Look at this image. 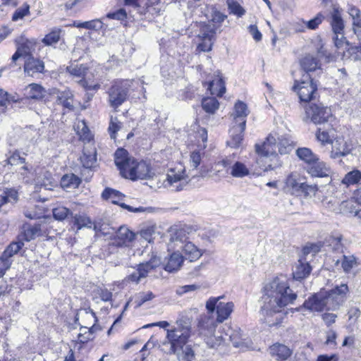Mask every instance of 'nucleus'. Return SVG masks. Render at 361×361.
I'll use <instances>...</instances> for the list:
<instances>
[{
  "label": "nucleus",
  "instance_id": "nucleus-1",
  "mask_svg": "<svg viewBox=\"0 0 361 361\" xmlns=\"http://www.w3.org/2000/svg\"><path fill=\"white\" fill-rule=\"evenodd\" d=\"M297 298V294L289 286L288 280L283 276H276L264 286V293L262 298V312L265 316V323L269 326L278 325L281 318L276 317L271 321L269 317L273 313L281 312L288 305L293 304Z\"/></svg>",
  "mask_w": 361,
  "mask_h": 361
},
{
  "label": "nucleus",
  "instance_id": "nucleus-2",
  "mask_svg": "<svg viewBox=\"0 0 361 361\" xmlns=\"http://www.w3.org/2000/svg\"><path fill=\"white\" fill-rule=\"evenodd\" d=\"M348 292L347 284L342 283L329 292H320L314 294L305 300L303 306L310 311L321 312L324 309L336 310L345 302Z\"/></svg>",
  "mask_w": 361,
  "mask_h": 361
},
{
  "label": "nucleus",
  "instance_id": "nucleus-3",
  "mask_svg": "<svg viewBox=\"0 0 361 361\" xmlns=\"http://www.w3.org/2000/svg\"><path fill=\"white\" fill-rule=\"evenodd\" d=\"M191 319L187 315L181 314L177 319L176 324L166 330V339L171 345V353H176L179 347L185 345L191 335Z\"/></svg>",
  "mask_w": 361,
  "mask_h": 361
},
{
  "label": "nucleus",
  "instance_id": "nucleus-4",
  "mask_svg": "<svg viewBox=\"0 0 361 361\" xmlns=\"http://www.w3.org/2000/svg\"><path fill=\"white\" fill-rule=\"evenodd\" d=\"M276 145V139L271 135L263 142L255 145V151L258 155L257 164L264 171L273 170L276 167L272 163L274 160L278 159Z\"/></svg>",
  "mask_w": 361,
  "mask_h": 361
},
{
  "label": "nucleus",
  "instance_id": "nucleus-5",
  "mask_svg": "<svg viewBox=\"0 0 361 361\" xmlns=\"http://www.w3.org/2000/svg\"><path fill=\"white\" fill-rule=\"evenodd\" d=\"M216 322L210 316L202 315L201 316L198 327L202 334L204 337V341L207 346L210 348H217L219 347L226 340L227 334L224 335L220 331L216 332Z\"/></svg>",
  "mask_w": 361,
  "mask_h": 361
},
{
  "label": "nucleus",
  "instance_id": "nucleus-6",
  "mask_svg": "<svg viewBox=\"0 0 361 361\" xmlns=\"http://www.w3.org/2000/svg\"><path fill=\"white\" fill-rule=\"evenodd\" d=\"M221 297H212L206 302L207 316L212 317V314L216 310V326L218 323H222L227 319L233 311L234 304L232 302H220Z\"/></svg>",
  "mask_w": 361,
  "mask_h": 361
},
{
  "label": "nucleus",
  "instance_id": "nucleus-7",
  "mask_svg": "<svg viewBox=\"0 0 361 361\" xmlns=\"http://www.w3.org/2000/svg\"><path fill=\"white\" fill-rule=\"evenodd\" d=\"M300 83H295L293 90L297 92L301 102L312 103L317 94V81L312 78L310 75H304Z\"/></svg>",
  "mask_w": 361,
  "mask_h": 361
},
{
  "label": "nucleus",
  "instance_id": "nucleus-8",
  "mask_svg": "<svg viewBox=\"0 0 361 361\" xmlns=\"http://www.w3.org/2000/svg\"><path fill=\"white\" fill-rule=\"evenodd\" d=\"M305 109L306 118L315 124L325 123L332 118L331 109L322 103H308Z\"/></svg>",
  "mask_w": 361,
  "mask_h": 361
},
{
  "label": "nucleus",
  "instance_id": "nucleus-9",
  "mask_svg": "<svg viewBox=\"0 0 361 361\" xmlns=\"http://www.w3.org/2000/svg\"><path fill=\"white\" fill-rule=\"evenodd\" d=\"M107 93L109 105L116 111L128 98V85L125 81H115Z\"/></svg>",
  "mask_w": 361,
  "mask_h": 361
},
{
  "label": "nucleus",
  "instance_id": "nucleus-10",
  "mask_svg": "<svg viewBox=\"0 0 361 361\" xmlns=\"http://www.w3.org/2000/svg\"><path fill=\"white\" fill-rule=\"evenodd\" d=\"M188 176L184 169L176 167L171 169L164 181L165 187H168L173 191H180L188 184Z\"/></svg>",
  "mask_w": 361,
  "mask_h": 361
},
{
  "label": "nucleus",
  "instance_id": "nucleus-11",
  "mask_svg": "<svg viewBox=\"0 0 361 361\" xmlns=\"http://www.w3.org/2000/svg\"><path fill=\"white\" fill-rule=\"evenodd\" d=\"M216 167H223L226 172L235 178H243L250 173L247 167L242 162H233L230 159H224L219 161Z\"/></svg>",
  "mask_w": 361,
  "mask_h": 361
},
{
  "label": "nucleus",
  "instance_id": "nucleus-12",
  "mask_svg": "<svg viewBox=\"0 0 361 361\" xmlns=\"http://www.w3.org/2000/svg\"><path fill=\"white\" fill-rule=\"evenodd\" d=\"M169 247L178 251L188 242V233L186 231L178 226H173L169 229Z\"/></svg>",
  "mask_w": 361,
  "mask_h": 361
},
{
  "label": "nucleus",
  "instance_id": "nucleus-13",
  "mask_svg": "<svg viewBox=\"0 0 361 361\" xmlns=\"http://www.w3.org/2000/svg\"><path fill=\"white\" fill-rule=\"evenodd\" d=\"M160 264L157 257L152 258L149 262L139 264L135 271L128 276V280L138 283L141 279L147 276L148 272Z\"/></svg>",
  "mask_w": 361,
  "mask_h": 361
},
{
  "label": "nucleus",
  "instance_id": "nucleus-14",
  "mask_svg": "<svg viewBox=\"0 0 361 361\" xmlns=\"http://www.w3.org/2000/svg\"><path fill=\"white\" fill-rule=\"evenodd\" d=\"M74 224L77 226L78 229L86 227L89 228H93L95 231H101L105 233L106 225L102 224L100 221H92L90 218L85 214H75L73 216Z\"/></svg>",
  "mask_w": 361,
  "mask_h": 361
},
{
  "label": "nucleus",
  "instance_id": "nucleus-15",
  "mask_svg": "<svg viewBox=\"0 0 361 361\" xmlns=\"http://www.w3.org/2000/svg\"><path fill=\"white\" fill-rule=\"evenodd\" d=\"M80 162L86 169H92L97 166V150L92 143H87L84 146Z\"/></svg>",
  "mask_w": 361,
  "mask_h": 361
},
{
  "label": "nucleus",
  "instance_id": "nucleus-16",
  "mask_svg": "<svg viewBox=\"0 0 361 361\" xmlns=\"http://www.w3.org/2000/svg\"><path fill=\"white\" fill-rule=\"evenodd\" d=\"M249 114L246 104L241 101H238L235 104L233 112L231 116L233 118V123L240 124V130L245 129L246 126V117Z\"/></svg>",
  "mask_w": 361,
  "mask_h": 361
},
{
  "label": "nucleus",
  "instance_id": "nucleus-17",
  "mask_svg": "<svg viewBox=\"0 0 361 361\" xmlns=\"http://www.w3.org/2000/svg\"><path fill=\"white\" fill-rule=\"evenodd\" d=\"M152 174L149 166L145 161H136L133 169H131L129 179H147L151 178Z\"/></svg>",
  "mask_w": 361,
  "mask_h": 361
},
{
  "label": "nucleus",
  "instance_id": "nucleus-18",
  "mask_svg": "<svg viewBox=\"0 0 361 361\" xmlns=\"http://www.w3.org/2000/svg\"><path fill=\"white\" fill-rule=\"evenodd\" d=\"M303 183L298 173H292L286 179L284 189L287 192L298 196L300 195Z\"/></svg>",
  "mask_w": 361,
  "mask_h": 361
},
{
  "label": "nucleus",
  "instance_id": "nucleus-19",
  "mask_svg": "<svg viewBox=\"0 0 361 361\" xmlns=\"http://www.w3.org/2000/svg\"><path fill=\"white\" fill-rule=\"evenodd\" d=\"M78 316H81L82 318H84L86 320L85 322L86 324H91L93 323L92 326L90 327L87 326V331L90 332L92 336L94 333L101 330V328L96 325V323L97 322V318L95 315V313L90 308L80 310V312L77 314L76 317Z\"/></svg>",
  "mask_w": 361,
  "mask_h": 361
},
{
  "label": "nucleus",
  "instance_id": "nucleus-20",
  "mask_svg": "<svg viewBox=\"0 0 361 361\" xmlns=\"http://www.w3.org/2000/svg\"><path fill=\"white\" fill-rule=\"evenodd\" d=\"M270 355L279 361L286 360L292 354V350L286 345L275 343L269 348Z\"/></svg>",
  "mask_w": 361,
  "mask_h": 361
},
{
  "label": "nucleus",
  "instance_id": "nucleus-21",
  "mask_svg": "<svg viewBox=\"0 0 361 361\" xmlns=\"http://www.w3.org/2000/svg\"><path fill=\"white\" fill-rule=\"evenodd\" d=\"M332 150L330 157L332 159L344 157L350 153V149L347 146L346 142L343 138H336L331 142Z\"/></svg>",
  "mask_w": 361,
  "mask_h": 361
},
{
  "label": "nucleus",
  "instance_id": "nucleus-22",
  "mask_svg": "<svg viewBox=\"0 0 361 361\" xmlns=\"http://www.w3.org/2000/svg\"><path fill=\"white\" fill-rule=\"evenodd\" d=\"M56 94V102L59 104L69 110L74 109V94L71 90L66 89L63 91L59 90Z\"/></svg>",
  "mask_w": 361,
  "mask_h": 361
},
{
  "label": "nucleus",
  "instance_id": "nucleus-23",
  "mask_svg": "<svg viewBox=\"0 0 361 361\" xmlns=\"http://www.w3.org/2000/svg\"><path fill=\"white\" fill-rule=\"evenodd\" d=\"M184 257L179 251L173 252L169 257L164 269L169 272L177 271L182 267Z\"/></svg>",
  "mask_w": 361,
  "mask_h": 361
},
{
  "label": "nucleus",
  "instance_id": "nucleus-24",
  "mask_svg": "<svg viewBox=\"0 0 361 361\" xmlns=\"http://www.w3.org/2000/svg\"><path fill=\"white\" fill-rule=\"evenodd\" d=\"M240 125L232 123V126L229 130L231 140L228 142V145L231 147L237 148L238 147L243 140V133L245 129H240Z\"/></svg>",
  "mask_w": 361,
  "mask_h": 361
},
{
  "label": "nucleus",
  "instance_id": "nucleus-25",
  "mask_svg": "<svg viewBox=\"0 0 361 361\" xmlns=\"http://www.w3.org/2000/svg\"><path fill=\"white\" fill-rule=\"evenodd\" d=\"M300 65L302 69L306 72V75L320 69V63L317 57L311 54H307L300 61Z\"/></svg>",
  "mask_w": 361,
  "mask_h": 361
},
{
  "label": "nucleus",
  "instance_id": "nucleus-26",
  "mask_svg": "<svg viewBox=\"0 0 361 361\" xmlns=\"http://www.w3.org/2000/svg\"><path fill=\"white\" fill-rule=\"evenodd\" d=\"M307 171L312 176L315 177H327L331 173L330 168L325 163L317 161L309 166Z\"/></svg>",
  "mask_w": 361,
  "mask_h": 361
},
{
  "label": "nucleus",
  "instance_id": "nucleus-27",
  "mask_svg": "<svg viewBox=\"0 0 361 361\" xmlns=\"http://www.w3.org/2000/svg\"><path fill=\"white\" fill-rule=\"evenodd\" d=\"M331 25L334 33L342 34L344 29V23L338 7H334L331 13Z\"/></svg>",
  "mask_w": 361,
  "mask_h": 361
},
{
  "label": "nucleus",
  "instance_id": "nucleus-28",
  "mask_svg": "<svg viewBox=\"0 0 361 361\" xmlns=\"http://www.w3.org/2000/svg\"><path fill=\"white\" fill-rule=\"evenodd\" d=\"M311 269L307 262L299 259L293 269V278L296 280L303 279L310 275Z\"/></svg>",
  "mask_w": 361,
  "mask_h": 361
},
{
  "label": "nucleus",
  "instance_id": "nucleus-29",
  "mask_svg": "<svg viewBox=\"0 0 361 361\" xmlns=\"http://www.w3.org/2000/svg\"><path fill=\"white\" fill-rule=\"evenodd\" d=\"M44 65L43 61L29 56L24 65V71L28 75L35 73H42L44 71Z\"/></svg>",
  "mask_w": 361,
  "mask_h": 361
},
{
  "label": "nucleus",
  "instance_id": "nucleus-30",
  "mask_svg": "<svg viewBox=\"0 0 361 361\" xmlns=\"http://www.w3.org/2000/svg\"><path fill=\"white\" fill-rule=\"evenodd\" d=\"M185 254V257L190 261H196L202 255V252L192 243L188 241L186 244L180 249Z\"/></svg>",
  "mask_w": 361,
  "mask_h": 361
},
{
  "label": "nucleus",
  "instance_id": "nucleus-31",
  "mask_svg": "<svg viewBox=\"0 0 361 361\" xmlns=\"http://www.w3.org/2000/svg\"><path fill=\"white\" fill-rule=\"evenodd\" d=\"M102 197L104 200L111 201L112 204L121 206L122 204L121 201L124 198V195L118 190L108 188L103 191Z\"/></svg>",
  "mask_w": 361,
  "mask_h": 361
},
{
  "label": "nucleus",
  "instance_id": "nucleus-32",
  "mask_svg": "<svg viewBox=\"0 0 361 361\" xmlns=\"http://www.w3.org/2000/svg\"><path fill=\"white\" fill-rule=\"evenodd\" d=\"M62 30L60 27H53L42 39V42L46 46H53L61 39Z\"/></svg>",
  "mask_w": 361,
  "mask_h": 361
},
{
  "label": "nucleus",
  "instance_id": "nucleus-33",
  "mask_svg": "<svg viewBox=\"0 0 361 361\" xmlns=\"http://www.w3.org/2000/svg\"><path fill=\"white\" fill-rule=\"evenodd\" d=\"M81 183V180L73 173L66 174L61 179L60 184L63 188H76Z\"/></svg>",
  "mask_w": 361,
  "mask_h": 361
},
{
  "label": "nucleus",
  "instance_id": "nucleus-34",
  "mask_svg": "<svg viewBox=\"0 0 361 361\" xmlns=\"http://www.w3.org/2000/svg\"><path fill=\"white\" fill-rule=\"evenodd\" d=\"M134 237L135 234L126 226H121L116 232V238L119 240L118 244L120 245L131 242Z\"/></svg>",
  "mask_w": 361,
  "mask_h": 361
},
{
  "label": "nucleus",
  "instance_id": "nucleus-35",
  "mask_svg": "<svg viewBox=\"0 0 361 361\" xmlns=\"http://www.w3.org/2000/svg\"><path fill=\"white\" fill-rule=\"evenodd\" d=\"M173 353L176 355L178 361H192L195 357V353L192 347L186 344L183 347H179L176 353Z\"/></svg>",
  "mask_w": 361,
  "mask_h": 361
},
{
  "label": "nucleus",
  "instance_id": "nucleus-36",
  "mask_svg": "<svg viewBox=\"0 0 361 361\" xmlns=\"http://www.w3.org/2000/svg\"><path fill=\"white\" fill-rule=\"evenodd\" d=\"M209 90L212 94L221 97L226 92L225 82L221 78H218L209 82Z\"/></svg>",
  "mask_w": 361,
  "mask_h": 361
},
{
  "label": "nucleus",
  "instance_id": "nucleus-37",
  "mask_svg": "<svg viewBox=\"0 0 361 361\" xmlns=\"http://www.w3.org/2000/svg\"><path fill=\"white\" fill-rule=\"evenodd\" d=\"M296 154L301 160L310 164L319 160L318 157L309 148H299L296 151Z\"/></svg>",
  "mask_w": 361,
  "mask_h": 361
},
{
  "label": "nucleus",
  "instance_id": "nucleus-38",
  "mask_svg": "<svg viewBox=\"0 0 361 361\" xmlns=\"http://www.w3.org/2000/svg\"><path fill=\"white\" fill-rule=\"evenodd\" d=\"M26 94L28 97L33 99H41L44 97V88L37 84L32 83L26 88Z\"/></svg>",
  "mask_w": 361,
  "mask_h": 361
},
{
  "label": "nucleus",
  "instance_id": "nucleus-39",
  "mask_svg": "<svg viewBox=\"0 0 361 361\" xmlns=\"http://www.w3.org/2000/svg\"><path fill=\"white\" fill-rule=\"evenodd\" d=\"M77 133L80 136V139L84 142L90 143V140L92 137L91 132L87 127L86 123L84 121H78L76 127Z\"/></svg>",
  "mask_w": 361,
  "mask_h": 361
},
{
  "label": "nucleus",
  "instance_id": "nucleus-40",
  "mask_svg": "<svg viewBox=\"0 0 361 361\" xmlns=\"http://www.w3.org/2000/svg\"><path fill=\"white\" fill-rule=\"evenodd\" d=\"M202 109L209 114H214L219 106V103L214 97L204 98L202 101Z\"/></svg>",
  "mask_w": 361,
  "mask_h": 361
},
{
  "label": "nucleus",
  "instance_id": "nucleus-41",
  "mask_svg": "<svg viewBox=\"0 0 361 361\" xmlns=\"http://www.w3.org/2000/svg\"><path fill=\"white\" fill-rule=\"evenodd\" d=\"M40 235H42L40 224H35L25 229L24 238L26 241H30Z\"/></svg>",
  "mask_w": 361,
  "mask_h": 361
},
{
  "label": "nucleus",
  "instance_id": "nucleus-42",
  "mask_svg": "<svg viewBox=\"0 0 361 361\" xmlns=\"http://www.w3.org/2000/svg\"><path fill=\"white\" fill-rule=\"evenodd\" d=\"M130 158L128 152L123 148L118 149L114 154L115 164L119 169Z\"/></svg>",
  "mask_w": 361,
  "mask_h": 361
},
{
  "label": "nucleus",
  "instance_id": "nucleus-43",
  "mask_svg": "<svg viewBox=\"0 0 361 361\" xmlns=\"http://www.w3.org/2000/svg\"><path fill=\"white\" fill-rule=\"evenodd\" d=\"M361 179V172L359 170H353L348 173L342 180L347 185L357 183Z\"/></svg>",
  "mask_w": 361,
  "mask_h": 361
},
{
  "label": "nucleus",
  "instance_id": "nucleus-44",
  "mask_svg": "<svg viewBox=\"0 0 361 361\" xmlns=\"http://www.w3.org/2000/svg\"><path fill=\"white\" fill-rule=\"evenodd\" d=\"M66 70L71 75L83 78L86 74L87 68L82 64H71L66 68Z\"/></svg>",
  "mask_w": 361,
  "mask_h": 361
},
{
  "label": "nucleus",
  "instance_id": "nucleus-45",
  "mask_svg": "<svg viewBox=\"0 0 361 361\" xmlns=\"http://www.w3.org/2000/svg\"><path fill=\"white\" fill-rule=\"evenodd\" d=\"M53 216L55 219L63 221L69 216H72L73 213L67 207L59 206L53 209Z\"/></svg>",
  "mask_w": 361,
  "mask_h": 361
},
{
  "label": "nucleus",
  "instance_id": "nucleus-46",
  "mask_svg": "<svg viewBox=\"0 0 361 361\" xmlns=\"http://www.w3.org/2000/svg\"><path fill=\"white\" fill-rule=\"evenodd\" d=\"M357 265L356 258L353 255H343L341 267L345 273H349L350 270Z\"/></svg>",
  "mask_w": 361,
  "mask_h": 361
},
{
  "label": "nucleus",
  "instance_id": "nucleus-47",
  "mask_svg": "<svg viewBox=\"0 0 361 361\" xmlns=\"http://www.w3.org/2000/svg\"><path fill=\"white\" fill-rule=\"evenodd\" d=\"M122 123L120 122L117 117L111 116L108 131L111 139L116 138V133L121 130Z\"/></svg>",
  "mask_w": 361,
  "mask_h": 361
},
{
  "label": "nucleus",
  "instance_id": "nucleus-48",
  "mask_svg": "<svg viewBox=\"0 0 361 361\" xmlns=\"http://www.w3.org/2000/svg\"><path fill=\"white\" fill-rule=\"evenodd\" d=\"M326 243H328V246H329L332 250L335 252H343V245L341 243V237H334L330 236L327 240Z\"/></svg>",
  "mask_w": 361,
  "mask_h": 361
},
{
  "label": "nucleus",
  "instance_id": "nucleus-49",
  "mask_svg": "<svg viewBox=\"0 0 361 361\" xmlns=\"http://www.w3.org/2000/svg\"><path fill=\"white\" fill-rule=\"evenodd\" d=\"M11 263V259L4 257V255H1L0 257V279L4 276L5 271L10 268ZM4 291V286L0 285V295L2 294Z\"/></svg>",
  "mask_w": 361,
  "mask_h": 361
},
{
  "label": "nucleus",
  "instance_id": "nucleus-50",
  "mask_svg": "<svg viewBox=\"0 0 361 361\" xmlns=\"http://www.w3.org/2000/svg\"><path fill=\"white\" fill-rule=\"evenodd\" d=\"M228 7L230 13L238 17H242L245 13V10L236 1L228 0Z\"/></svg>",
  "mask_w": 361,
  "mask_h": 361
},
{
  "label": "nucleus",
  "instance_id": "nucleus-51",
  "mask_svg": "<svg viewBox=\"0 0 361 361\" xmlns=\"http://www.w3.org/2000/svg\"><path fill=\"white\" fill-rule=\"evenodd\" d=\"M23 245V243L21 242L12 243L4 250L2 255H4V257L11 259L12 256L17 254L22 248Z\"/></svg>",
  "mask_w": 361,
  "mask_h": 361
},
{
  "label": "nucleus",
  "instance_id": "nucleus-52",
  "mask_svg": "<svg viewBox=\"0 0 361 361\" xmlns=\"http://www.w3.org/2000/svg\"><path fill=\"white\" fill-rule=\"evenodd\" d=\"M136 160L134 158L130 157L128 160L119 169L120 173L126 178H130V173L131 169H133Z\"/></svg>",
  "mask_w": 361,
  "mask_h": 361
},
{
  "label": "nucleus",
  "instance_id": "nucleus-53",
  "mask_svg": "<svg viewBox=\"0 0 361 361\" xmlns=\"http://www.w3.org/2000/svg\"><path fill=\"white\" fill-rule=\"evenodd\" d=\"M30 14V6L27 3L23 4V5L17 8L12 16L13 21H18L19 20H22L25 16H28Z\"/></svg>",
  "mask_w": 361,
  "mask_h": 361
},
{
  "label": "nucleus",
  "instance_id": "nucleus-54",
  "mask_svg": "<svg viewBox=\"0 0 361 361\" xmlns=\"http://www.w3.org/2000/svg\"><path fill=\"white\" fill-rule=\"evenodd\" d=\"M154 295L151 291L139 293L135 297V303L137 307L142 306L145 302L152 300Z\"/></svg>",
  "mask_w": 361,
  "mask_h": 361
},
{
  "label": "nucleus",
  "instance_id": "nucleus-55",
  "mask_svg": "<svg viewBox=\"0 0 361 361\" xmlns=\"http://www.w3.org/2000/svg\"><path fill=\"white\" fill-rule=\"evenodd\" d=\"M318 190L317 185H308L305 182L303 183L301 190L300 191V195H304L305 197H313L316 195Z\"/></svg>",
  "mask_w": 361,
  "mask_h": 361
},
{
  "label": "nucleus",
  "instance_id": "nucleus-56",
  "mask_svg": "<svg viewBox=\"0 0 361 361\" xmlns=\"http://www.w3.org/2000/svg\"><path fill=\"white\" fill-rule=\"evenodd\" d=\"M324 20V16L322 13H318L314 18L308 21H302L307 28L310 30H315L319 25H320Z\"/></svg>",
  "mask_w": 361,
  "mask_h": 361
},
{
  "label": "nucleus",
  "instance_id": "nucleus-57",
  "mask_svg": "<svg viewBox=\"0 0 361 361\" xmlns=\"http://www.w3.org/2000/svg\"><path fill=\"white\" fill-rule=\"evenodd\" d=\"M215 33L216 32L214 29L205 27L201 30L200 34L198 35V38L200 40L213 41Z\"/></svg>",
  "mask_w": 361,
  "mask_h": 361
},
{
  "label": "nucleus",
  "instance_id": "nucleus-58",
  "mask_svg": "<svg viewBox=\"0 0 361 361\" xmlns=\"http://www.w3.org/2000/svg\"><path fill=\"white\" fill-rule=\"evenodd\" d=\"M5 161L7 164L14 166L24 164L25 159L20 157L18 152H15Z\"/></svg>",
  "mask_w": 361,
  "mask_h": 361
},
{
  "label": "nucleus",
  "instance_id": "nucleus-59",
  "mask_svg": "<svg viewBox=\"0 0 361 361\" xmlns=\"http://www.w3.org/2000/svg\"><path fill=\"white\" fill-rule=\"evenodd\" d=\"M87 329V326H82L80 329V333L78 334V338L81 343H86L94 338V336H92Z\"/></svg>",
  "mask_w": 361,
  "mask_h": 361
},
{
  "label": "nucleus",
  "instance_id": "nucleus-60",
  "mask_svg": "<svg viewBox=\"0 0 361 361\" xmlns=\"http://www.w3.org/2000/svg\"><path fill=\"white\" fill-rule=\"evenodd\" d=\"M83 25L85 29L99 30L103 28L104 23L99 19H94L84 22Z\"/></svg>",
  "mask_w": 361,
  "mask_h": 361
},
{
  "label": "nucleus",
  "instance_id": "nucleus-61",
  "mask_svg": "<svg viewBox=\"0 0 361 361\" xmlns=\"http://www.w3.org/2000/svg\"><path fill=\"white\" fill-rule=\"evenodd\" d=\"M349 57L353 61H361V46L350 47L348 50Z\"/></svg>",
  "mask_w": 361,
  "mask_h": 361
},
{
  "label": "nucleus",
  "instance_id": "nucleus-62",
  "mask_svg": "<svg viewBox=\"0 0 361 361\" xmlns=\"http://www.w3.org/2000/svg\"><path fill=\"white\" fill-rule=\"evenodd\" d=\"M316 137L322 145L332 142L329 133L325 130L322 131L321 128L318 130Z\"/></svg>",
  "mask_w": 361,
  "mask_h": 361
},
{
  "label": "nucleus",
  "instance_id": "nucleus-63",
  "mask_svg": "<svg viewBox=\"0 0 361 361\" xmlns=\"http://www.w3.org/2000/svg\"><path fill=\"white\" fill-rule=\"evenodd\" d=\"M200 288V286L192 284V285H185L180 286L177 288L176 293L179 295H182L184 293L195 291Z\"/></svg>",
  "mask_w": 361,
  "mask_h": 361
},
{
  "label": "nucleus",
  "instance_id": "nucleus-64",
  "mask_svg": "<svg viewBox=\"0 0 361 361\" xmlns=\"http://www.w3.org/2000/svg\"><path fill=\"white\" fill-rule=\"evenodd\" d=\"M32 44L29 41H25L21 43L17 48V49L24 56H30L31 51Z\"/></svg>",
  "mask_w": 361,
  "mask_h": 361
}]
</instances>
